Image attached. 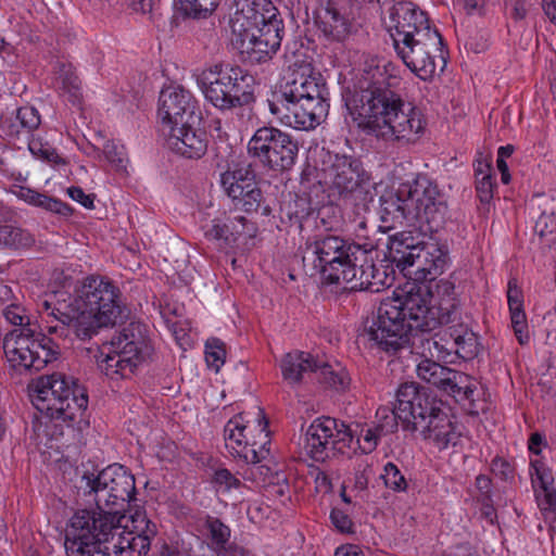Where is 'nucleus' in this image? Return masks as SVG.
I'll use <instances>...</instances> for the list:
<instances>
[{"instance_id": "48", "label": "nucleus", "mask_w": 556, "mask_h": 556, "mask_svg": "<svg viewBox=\"0 0 556 556\" xmlns=\"http://www.w3.org/2000/svg\"><path fill=\"white\" fill-rule=\"evenodd\" d=\"M214 482L219 490L231 491L241 486V481L226 468H219L214 473Z\"/></svg>"}, {"instance_id": "14", "label": "nucleus", "mask_w": 556, "mask_h": 556, "mask_svg": "<svg viewBox=\"0 0 556 556\" xmlns=\"http://www.w3.org/2000/svg\"><path fill=\"white\" fill-rule=\"evenodd\" d=\"M323 170L325 182L341 199L354 203L371 200L370 177L359 160L349 155H329Z\"/></svg>"}, {"instance_id": "32", "label": "nucleus", "mask_w": 556, "mask_h": 556, "mask_svg": "<svg viewBox=\"0 0 556 556\" xmlns=\"http://www.w3.org/2000/svg\"><path fill=\"white\" fill-rule=\"evenodd\" d=\"M529 473L536 501L539 495L551 493L554 489L553 470L542 457L531 458Z\"/></svg>"}, {"instance_id": "27", "label": "nucleus", "mask_w": 556, "mask_h": 556, "mask_svg": "<svg viewBox=\"0 0 556 556\" xmlns=\"http://www.w3.org/2000/svg\"><path fill=\"white\" fill-rule=\"evenodd\" d=\"M438 369L427 381L428 383L453 396L464 395L469 399L472 395L475 386L471 383L469 376L439 363Z\"/></svg>"}, {"instance_id": "8", "label": "nucleus", "mask_w": 556, "mask_h": 556, "mask_svg": "<svg viewBox=\"0 0 556 556\" xmlns=\"http://www.w3.org/2000/svg\"><path fill=\"white\" fill-rule=\"evenodd\" d=\"M30 400L38 412L51 419L88 425V396L75 381L62 374L40 377L30 390Z\"/></svg>"}, {"instance_id": "25", "label": "nucleus", "mask_w": 556, "mask_h": 556, "mask_svg": "<svg viewBox=\"0 0 556 556\" xmlns=\"http://www.w3.org/2000/svg\"><path fill=\"white\" fill-rule=\"evenodd\" d=\"M437 401L420 391L415 382L402 383L396 392L397 414L405 428L414 425L424 414H428Z\"/></svg>"}, {"instance_id": "57", "label": "nucleus", "mask_w": 556, "mask_h": 556, "mask_svg": "<svg viewBox=\"0 0 556 556\" xmlns=\"http://www.w3.org/2000/svg\"><path fill=\"white\" fill-rule=\"evenodd\" d=\"M334 556H365V554L359 546L346 544L338 547Z\"/></svg>"}, {"instance_id": "62", "label": "nucleus", "mask_w": 556, "mask_h": 556, "mask_svg": "<svg viewBox=\"0 0 556 556\" xmlns=\"http://www.w3.org/2000/svg\"><path fill=\"white\" fill-rule=\"evenodd\" d=\"M497 169L501 173V180L503 184H508L510 181V175L508 172V165L504 160H496Z\"/></svg>"}, {"instance_id": "45", "label": "nucleus", "mask_w": 556, "mask_h": 556, "mask_svg": "<svg viewBox=\"0 0 556 556\" xmlns=\"http://www.w3.org/2000/svg\"><path fill=\"white\" fill-rule=\"evenodd\" d=\"M233 243L239 240L247 242L256 236L257 228L254 223L248 220L244 216L232 217Z\"/></svg>"}, {"instance_id": "33", "label": "nucleus", "mask_w": 556, "mask_h": 556, "mask_svg": "<svg viewBox=\"0 0 556 556\" xmlns=\"http://www.w3.org/2000/svg\"><path fill=\"white\" fill-rule=\"evenodd\" d=\"M220 182L228 197L238 198L256 181L253 172L248 168H238L222 174Z\"/></svg>"}, {"instance_id": "7", "label": "nucleus", "mask_w": 556, "mask_h": 556, "mask_svg": "<svg viewBox=\"0 0 556 556\" xmlns=\"http://www.w3.org/2000/svg\"><path fill=\"white\" fill-rule=\"evenodd\" d=\"M381 219L384 223H426L438 228L446 214V202L438 185L426 175L384 191L380 197Z\"/></svg>"}, {"instance_id": "37", "label": "nucleus", "mask_w": 556, "mask_h": 556, "mask_svg": "<svg viewBox=\"0 0 556 556\" xmlns=\"http://www.w3.org/2000/svg\"><path fill=\"white\" fill-rule=\"evenodd\" d=\"M318 370L320 371V379L325 384L336 390H344L350 384V376L345 368L337 365V367H332L331 365L324 364L319 365Z\"/></svg>"}, {"instance_id": "46", "label": "nucleus", "mask_w": 556, "mask_h": 556, "mask_svg": "<svg viewBox=\"0 0 556 556\" xmlns=\"http://www.w3.org/2000/svg\"><path fill=\"white\" fill-rule=\"evenodd\" d=\"M16 119L26 132L35 130L40 125V115L34 106H23L16 112Z\"/></svg>"}, {"instance_id": "3", "label": "nucleus", "mask_w": 556, "mask_h": 556, "mask_svg": "<svg viewBox=\"0 0 556 556\" xmlns=\"http://www.w3.org/2000/svg\"><path fill=\"white\" fill-rule=\"evenodd\" d=\"M458 301L455 286L448 280L434 285L407 283L381 301L369 337L379 349L396 353L409 343L414 331H432L455 320Z\"/></svg>"}, {"instance_id": "16", "label": "nucleus", "mask_w": 556, "mask_h": 556, "mask_svg": "<svg viewBox=\"0 0 556 556\" xmlns=\"http://www.w3.org/2000/svg\"><path fill=\"white\" fill-rule=\"evenodd\" d=\"M250 156L274 170L289 169L299 153L298 142L275 127H261L248 143Z\"/></svg>"}, {"instance_id": "17", "label": "nucleus", "mask_w": 556, "mask_h": 556, "mask_svg": "<svg viewBox=\"0 0 556 556\" xmlns=\"http://www.w3.org/2000/svg\"><path fill=\"white\" fill-rule=\"evenodd\" d=\"M353 441L352 429L344 424L338 425L330 417L316 418L306 429L304 448L316 462H324L336 452L343 453Z\"/></svg>"}, {"instance_id": "49", "label": "nucleus", "mask_w": 556, "mask_h": 556, "mask_svg": "<svg viewBox=\"0 0 556 556\" xmlns=\"http://www.w3.org/2000/svg\"><path fill=\"white\" fill-rule=\"evenodd\" d=\"M538 506L545 519L556 522V489L538 496Z\"/></svg>"}, {"instance_id": "22", "label": "nucleus", "mask_w": 556, "mask_h": 556, "mask_svg": "<svg viewBox=\"0 0 556 556\" xmlns=\"http://www.w3.org/2000/svg\"><path fill=\"white\" fill-rule=\"evenodd\" d=\"M415 253H410L408 263L409 275L417 280H433L441 275L448 262V251L444 244L437 241L416 243Z\"/></svg>"}, {"instance_id": "64", "label": "nucleus", "mask_w": 556, "mask_h": 556, "mask_svg": "<svg viewBox=\"0 0 556 556\" xmlns=\"http://www.w3.org/2000/svg\"><path fill=\"white\" fill-rule=\"evenodd\" d=\"M367 484H368V477H367L365 470L362 472H357L355 476V486L358 490H365L367 488Z\"/></svg>"}, {"instance_id": "53", "label": "nucleus", "mask_w": 556, "mask_h": 556, "mask_svg": "<svg viewBox=\"0 0 556 556\" xmlns=\"http://www.w3.org/2000/svg\"><path fill=\"white\" fill-rule=\"evenodd\" d=\"M491 470L502 480H507L513 477V467L507 460L501 457H495L492 460Z\"/></svg>"}, {"instance_id": "61", "label": "nucleus", "mask_w": 556, "mask_h": 556, "mask_svg": "<svg viewBox=\"0 0 556 556\" xmlns=\"http://www.w3.org/2000/svg\"><path fill=\"white\" fill-rule=\"evenodd\" d=\"M476 179L484 178V176H492L491 165L486 161H478L475 167Z\"/></svg>"}, {"instance_id": "15", "label": "nucleus", "mask_w": 556, "mask_h": 556, "mask_svg": "<svg viewBox=\"0 0 556 556\" xmlns=\"http://www.w3.org/2000/svg\"><path fill=\"white\" fill-rule=\"evenodd\" d=\"M393 46L403 63L422 80H429L434 76L437 58L441 60L443 66L446 64L443 40L437 29L417 33L412 39Z\"/></svg>"}, {"instance_id": "11", "label": "nucleus", "mask_w": 556, "mask_h": 556, "mask_svg": "<svg viewBox=\"0 0 556 556\" xmlns=\"http://www.w3.org/2000/svg\"><path fill=\"white\" fill-rule=\"evenodd\" d=\"M371 0H316L313 22L328 43H345L363 26L365 8Z\"/></svg>"}, {"instance_id": "28", "label": "nucleus", "mask_w": 556, "mask_h": 556, "mask_svg": "<svg viewBox=\"0 0 556 556\" xmlns=\"http://www.w3.org/2000/svg\"><path fill=\"white\" fill-rule=\"evenodd\" d=\"M507 301L510 312V321L514 333L521 345L530 341V331L527 317L523 312V295L516 279L508 282Z\"/></svg>"}, {"instance_id": "6", "label": "nucleus", "mask_w": 556, "mask_h": 556, "mask_svg": "<svg viewBox=\"0 0 556 556\" xmlns=\"http://www.w3.org/2000/svg\"><path fill=\"white\" fill-rule=\"evenodd\" d=\"M229 27L240 51L256 62L271 58L281 45L282 21L269 0H236Z\"/></svg>"}, {"instance_id": "29", "label": "nucleus", "mask_w": 556, "mask_h": 556, "mask_svg": "<svg viewBox=\"0 0 556 556\" xmlns=\"http://www.w3.org/2000/svg\"><path fill=\"white\" fill-rule=\"evenodd\" d=\"M43 301L42 303H45ZM2 315L5 318L8 323H10L13 326H16L17 328H23L25 331H28V329L35 328V329H41L46 325V320H49L50 316H48L43 304H41L40 308V318L41 323H39L33 315H29L26 313V309L18 305V304H9L2 309ZM53 319V316H51Z\"/></svg>"}, {"instance_id": "38", "label": "nucleus", "mask_w": 556, "mask_h": 556, "mask_svg": "<svg viewBox=\"0 0 556 556\" xmlns=\"http://www.w3.org/2000/svg\"><path fill=\"white\" fill-rule=\"evenodd\" d=\"M358 430H352L353 437H357L359 450L369 454L376 450L380 439L383 437L380 431L372 425L357 426Z\"/></svg>"}, {"instance_id": "56", "label": "nucleus", "mask_w": 556, "mask_h": 556, "mask_svg": "<svg viewBox=\"0 0 556 556\" xmlns=\"http://www.w3.org/2000/svg\"><path fill=\"white\" fill-rule=\"evenodd\" d=\"M527 2L528 0H506L507 7L511 9V16L519 21L527 15Z\"/></svg>"}, {"instance_id": "58", "label": "nucleus", "mask_w": 556, "mask_h": 556, "mask_svg": "<svg viewBox=\"0 0 556 556\" xmlns=\"http://www.w3.org/2000/svg\"><path fill=\"white\" fill-rule=\"evenodd\" d=\"M218 556H253L252 554L245 552L243 548L230 545L228 547H223L218 551Z\"/></svg>"}, {"instance_id": "1", "label": "nucleus", "mask_w": 556, "mask_h": 556, "mask_svg": "<svg viewBox=\"0 0 556 556\" xmlns=\"http://www.w3.org/2000/svg\"><path fill=\"white\" fill-rule=\"evenodd\" d=\"M96 507L80 509L70 519L64 547L67 556H144L156 535V526L137 509L122 514L135 496L134 476L113 464L88 478Z\"/></svg>"}, {"instance_id": "12", "label": "nucleus", "mask_w": 556, "mask_h": 556, "mask_svg": "<svg viewBox=\"0 0 556 556\" xmlns=\"http://www.w3.org/2000/svg\"><path fill=\"white\" fill-rule=\"evenodd\" d=\"M268 422L261 408L253 420H245L243 414L229 419L224 428L225 445L229 454L245 464L256 465L266 459L270 443Z\"/></svg>"}, {"instance_id": "13", "label": "nucleus", "mask_w": 556, "mask_h": 556, "mask_svg": "<svg viewBox=\"0 0 556 556\" xmlns=\"http://www.w3.org/2000/svg\"><path fill=\"white\" fill-rule=\"evenodd\" d=\"M252 77L238 66L214 65L198 76V85L207 102L218 110H231L243 103Z\"/></svg>"}, {"instance_id": "5", "label": "nucleus", "mask_w": 556, "mask_h": 556, "mask_svg": "<svg viewBox=\"0 0 556 556\" xmlns=\"http://www.w3.org/2000/svg\"><path fill=\"white\" fill-rule=\"evenodd\" d=\"M374 243L358 244L329 235L308 243L303 261L311 263L328 283L344 282L351 289L379 291L389 283L374 264Z\"/></svg>"}, {"instance_id": "47", "label": "nucleus", "mask_w": 556, "mask_h": 556, "mask_svg": "<svg viewBox=\"0 0 556 556\" xmlns=\"http://www.w3.org/2000/svg\"><path fill=\"white\" fill-rule=\"evenodd\" d=\"M103 152L105 154L106 160L117 170H123L126 168L127 159L123 146H117L116 143L110 141L105 143Z\"/></svg>"}, {"instance_id": "31", "label": "nucleus", "mask_w": 556, "mask_h": 556, "mask_svg": "<svg viewBox=\"0 0 556 556\" xmlns=\"http://www.w3.org/2000/svg\"><path fill=\"white\" fill-rule=\"evenodd\" d=\"M16 195L28 204L45 208L61 216H70L73 212L71 206L61 200L39 193L30 188L21 187Z\"/></svg>"}, {"instance_id": "41", "label": "nucleus", "mask_w": 556, "mask_h": 556, "mask_svg": "<svg viewBox=\"0 0 556 556\" xmlns=\"http://www.w3.org/2000/svg\"><path fill=\"white\" fill-rule=\"evenodd\" d=\"M225 357V345L219 339L213 338L206 341L205 359L210 368L217 372L224 365Z\"/></svg>"}, {"instance_id": "20", "label": "nucleus", "mask_w": 556, "mask_h": 556, "mask_svg": "<svg viewBox=\"0 0 556 556\" xmlns=\"http://www.w3.org/2000/svg\"><path fill=\"white\" fill-rule=\"evenodd\" d=\"M418 430L425 441L439 451L456 446L463 435V427L445 413L437 402L428 414H424L412 426Z\"/></svg>"}, {"instance_id": "52", "label": "nucleus", "mask_w": 556, "mask_h": 556, "mask_svg": "<svg viewBox=\"0 0 556 556\" xmlns=\"http://www.w3.org/2000/svg\"><path fill=\"white\" fill-rule=\"evenodd\" d=\"M330 519L337 530L342 533H350L353 529V522L349 515L339 508H333L330 513Z\"/></svg>"}, {"instance_id": "30", "label": "nucleus", "mask_w": 556, "mask_h": 556, "mask_svg": "<svg viewBox=\"0 0 556 556\" xmlns=\"http://www.w3.org/2000/svg\"><path fill=\"white\" fill-rule=\"evenodd\" d=\"M389 257L396 264L401 270L408 269L410 263V253H415L416 243L410 233L399 232L389 239Z\"/></svg>"}, {"instance_id": "44", "label": "nucleus", "mask_w": 556, "mask_h": 556, "mask_svg": "<svg viewBox=\"0 0 556 556\" xmlns=\"http://www.w3.org/2000/svg\"><path fill=\"white\" fill-rule=\"evenodd\" d=\"M382 479L386 486L393 491L402 492L407 488V482L404 476L400 471L399 467L391 462L384 465Z\"/></svg>"}, {"instance_id": "51", "label": "nucleus", "mask_w": 556, "mask_h": 556, "mask_svg": "<svg viewBox=\"0 0 556 556\" xmlns=\"http://www.w3.org/2000/svg\"><path fill=\"white\" fill-rule=\"evenodd\" d=\"M495 184L492 176H484V178L476 179L477 197L481 203L489 204L494 194Z\"/></svg>"}, {"instance_id": "19", "label": "nucleus", "mask_w": 556, "mask_h": 556, "mask_svg": "<svg viewBox=\"0 0 556 556\" xmlns=\"http://www.w3.org/2000/svg\"><path fill=\"white\" fill-rule=\"evenodd\" d=\"M268 105L282 125L298 130L316 128L329 111V100L270 101Z\"/></svg>"}, {"instance_id": "18", "label": "nucleus", "mask_w": 556, "mask_h": 556, "mask_svg": "<svg viewBox=\"0 0 556 556\" xmlns=\"http://www.w3.org/2000/svg\"><path fill=\"white\" fill-rule=\"evenodd\" d=\"M329 100V90L321 74L304 61H295L285 72L276 101Z\"/></svg>"}, {"instance_id": "36", "label": "nucleus", "mask_w": 556, "mask_h": 556, "mask_svg": "<svg viewBox=\"0 0 556 556\" xmlns=\"http://www.w3.org/2000/svg\"><path fill=\"white\" fill-rule=\"evenodd\" d=\"M33 242L34 239L28 231L12 225L0 226V245L20 249L29 247Z\"/></svg>"}, {"instance_id": "39", "label": "nucleus", "mask_w": 556, "mask_h": 556, "mask_svg": "<svg viewBox=\"0 0 556 556\" xmlns=\"http://www.w3.org/2000/svg\"><path fill=\"white\" fill-rule=\"evenodd\" d=\"M28 149L35 157L47 163L53 165L65 164L56 150L49 142L42 141L40 138L33 137L28 142Z\"/></svg>"}, {"instance_id": "42", "label": "nucleus", "mask_w": 556, "mask_h": 556, "mask_svg": "<svg viewBox=\"0 0 556 556\" xmlns=\"http://www.w3.org/2000/svg\"><path fill=\"white\" fill-rule=\"evenodd\" d=\"M206 528L211 540V545L216 549H222L230 538V529L217 518H208Z\"/></svg>"}, {"instance_id": "24", "label": "nucleus", "mask_w": 556, "mask_h": 556, "mask_svg": "<svg viewBox=\"0 0 556 556\" xmlns=\"http://www.w3.org/2000/svg\"><path fill=\"white\" fill-rule=\"evenodd\" d=\"M166 146L173 152L187 157L200 159L207 150V138L204 131L195 129L193 124L176 126L162 132Z\"/></svg>"}, {"instance_id": "9", "label": "nucleus", "mask_w": 556, "mask_h": 556, "mask_svg": "<svg viewBox=\"0 0 556 556\" xmlns=\"http://www.w3.org/2000/svg\"><path fill=\"white\" fill-rule=\"evenodd\" d=\"M55 334L59 338L68 336L61 334V324L53 320H46L41 329L15 328L8 332L2 339V349L10 367L22 372L34 369L39 371L49 363L55 361L60 354L59 345L54 340L45 334Z\"/></svg>"}, {"instance_id": "21", "label": "nucleus", "mask_w": 556, "mask_h": 556, "mask_svg": "<svg viewBox=\"0 0 556 556\" xmlns=\"http://www.w3.org/2000/svg\"><path fill=\"white\" fill-rule=\"evenodd\" d=\"M159 117L161 131L173 130L181 124H194L200 117L197 114V100L180 86L167 87L160 94Z\"/></svg>"}, {"instance_id": "4", "label": "nucleus", "mask_w": 556, "mask_h": 556, "mask_svg": "<svg viewBox=\"0 0 556 556\" xmlns=\"http://www.w3.org/2000/svg\"><path fill=\"white\" fill-rule=\"evenodd\" d=\"M43 307L48 316L61 324V334L67 331L81 341L127 317L119 288L111 279L94 275L84 278L76 287L67 311L52 307L48 301Z\"/></svg>"}, {"instance_id": "2", "label": "nucleus", "mask_w": 556, "mask_h": 556, "mask_svg": "<svg viewBox=\"0 0 556 556\" xmlns=\"http://www.w3.org/2000/svg\"><path fill=\"white\" fill-rule=\"evenodd\" d=\"M400 84L399 68L389 61L364 70L352 90L345 93V106L357 128L386 142L409 144L424 134L421 111L391 88Z\"/></svg>"}, {"instance_id": "40", "label": "nucleus", "mask_w": 556, "mask_h": 556, "mask_svg": "<svg viewBox=\"0 0 556 556\" xmlns=\"http://www.w3.org/2000/svg\"><path fill=\"white\" fill-rule=\"evenodd\" d=\"M399 421L401 420L395 407H380L377 409L376 421L374 425L384 437L396 431Z\"/></svg>"}, {"instance_id": "55", "label": "nucleus", "mask_w": 556, "mask_h": 556, "mask_svg": "<svg viewBox=\"0 0 556 556\" xmlns=\"http://www.w3.org/2000/svg\"><path fill=\"white\" fill-rule=\"evenodd\" d=\"M438 363L431 359H422L416 367L417 376L424 380L428 381L433 374L438 371Z\"/></svg>"}, {"instance_id": "59", "label": "nucleus", "mask_w": 556, "mask_h": 556, "mask_svg": "<svg viewBox=\"0 0 556 556\" xmlns=\"http://www.w3.org/2000/svg\"><path fill=\"white\" fill-rule=\"evenodd\" d=\"M543 442V437L535 432V433H532L530 439H529V442H528V447H529V451L533 454H535V457H540V446Z\"/></svg>"}, {"instance_id": "63", "label": "nucleus", "mask_w": 556, "mask_h": 556, "mask_svg": "<svg viewBox=\"0 0 556 556\" xmlns=\"http://www.w3.org/2000/svg\"><path fill=\"white\" fill-rule=\"evenodd\" d=\"M458 5H460L467 13H472L476 11L481 0H455Z\"/></svg>"}, {"instance_id": "26", "label": "nucleus", "mask_w": 556, "mask_h": 556, "mask_svg": "<svg viewBox=\"0 0 556 556\" xmlns=\"http://www.w3.org/2000/svg\"><path fill=\"white\" fill-rule=\"evenodd\" d=\"M282 379L290 386L300 384L308 372L317 371L318 362L307 352L292 351L280 361Z\"/></svg>"}, {"instance_id": "50", "label": "nucleus", "mask_w": 556, "mask_h": 556, "mask_svg": "<svg viewBox=\"0 0 556 556\" xmlns=\"http://www.w3.org/2000/svg\"><path fill=\"white\" fill-rule=\"evenodd\" d=\"M226 228L227 220H224L222 217H216L211 222L210 227L205 229L204 236L207 240L220 241L227 244Z\"/></svg>"}, {"instance_id": "54", "label": "nucleus", "mask_w": 556, "mask_h": 556, "mask_svg": "<svg viewBox=\"0 0 556 556\" xmlns=\"http://www.w3.org/2000/svg\"><path fill=\"white\" fill-rule=\"evenodd\" d=\"M68 197L81 204L86 208H93L94 197L92 194H87L80 187H70L67 189Z\"/></svg>"}, {"instance_id": "23", "label": "nucleus", "mask_w": 556, "mask_h": 556, "mask_svg": "<svg viewBox=\"0 0 556 556\" xmlns=\"http://www.w3.org/2000/svg\"><path fill=\"white\" fill-rule=\"evenodd\" d=\"M393 43L412 39L417 33L431 30L429 20L424 11L412 2H397L391 11Z\"/></svg>"}, {"instance_id": "43", "label": "nucleus", "mask_w": 556, "mask_h": 556, "mask_svg": "<svg viewBox=\"0 0 556 556\" xmlns=\"http://www.w3.org/2000/svg\"><path fill=\"white\" fill-rule=\"evenodd\" d=\"M238 198H231L237 207H241L245 212H256L263 201V195L255 182L249 189L242 192Z\"/></svg>"}, {"instance_id": "60", "label": "nucleus", "mask_w": 556, "mask_h": 556, "mask_svg": "<svg viewBox=\"0 0 556 556\" xmlns=\"http://www.w3.org/2000/svg\"><path fill=\"white\" fill-rule=\"evenodd\" d=\"M542 7L551 22L556 24V0H542Z\"/></svg>"}, {"instance_id": "34", "label": "nucleus", "mask_w": 556, "mask_h": 556, "mask_svg": "<svg viewBox=\"0 0 556 556\" xmlns=\"http://www.w3.org/2000/svg\"><path fill=\"white\" fill-rule=\"evenodd\" d=\"M223 0H180L179 12L190 18L204 20L210 17Z\"/></svg>"}, {"instance_id": "35", "label": "nucleus", "mask_w": 556, "mask_h": 556, "mask_svg": "<svg viewBox=\"0 0 556 556\" xmlns=\"http://www.w3.org/2000/svg\"><path fill=\"white\" fill-rule=\"evenodd\" d=\"M56 81L59 88L68 94V101L73 104L80 102V81L73 72L72 65L61 63L58 70Z\"/></svg>"}, {"instance_id": "10", "label": "nucleus", "mask_w": 556, "mask_h": 556, "mask_svg": "<svg viewBox=\"0 0 556 556\" xmlns=\"http://www.w3.org/2000/svg\"><path fill=\"white\" fill-rule=\"evenodd\" d=\"M152 351L147 328L130 323L111 342L104 343L96 355L100 370L110 378L128 377L150 356Z\"/></svg>"}]
</instances>
